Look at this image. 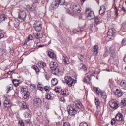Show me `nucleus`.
<instances>
[{
  "label": "nucleus",
  "mask_w": 126,
  "mask_h": 126,
  "mask_svg": "<svg viewBox=\"0 0 126 126\" xmlns=\"http://www.w3.org/2000/svg\"><path fill=\"white\" fill-rule=\"evenodd\" d=\"M2 38H4V33H0V40H1Z\"/></svg>",
  "instance_id": "53"
},
{
  "label": "nucleus",
  "mask_w": 126,
  "mask_h": 126,
  "mask_svg": "<svg viewBox=\"0 0 126 126\" xmlns=\"http://www.w3.org/2000/svg\"><path fill=\"white\" fill-rule=\"evenodd\" d=\"M124 61L126 63V55H125V57L124 58Z\"/></svg>",
  "instance_id": "64"
},
{
  "label": "nucleus",
  "mask_w": 126,
  "mask_h": 126,
  "mask_svg": "<svg viewBox=\"0 0 126 126\" xmlns=\"http://www.w3.org/2000/svg\"><path fill=\"white\" fill-rule=\"evenodd\" d=\"M26 16H27L26 12L25 11H21L18 14V18L22 21H25V19H26Z\"/></svg>",
  "instance_id": "6"
},
{
  "label": "nucleus",
  "mask_w": 126,
  "mask_h": 126,
  "mask_svg": "<svg viewBox=\"0 0 126 126\" xmlns=\"http://www.w3.org/2000/svg\"><path fill=\"white\" fill-rule=\"evenodd\" d=\"M6 19H7V18L5 16V15L2 14L0 15V20H1V21H4V20H5Z\"/></svg>",
  "instance_id": "35"
},
{
  "label": "nucleus",
  "mask_w": 126,
  "mask_h": 126,
  "mask_svg": "<svg viewBox=\"0 0 126 126\" xmlns=\"http://www.w3.org/2000/svg\"><path fill=\"white\" fill-rule=\"evenodd\" d=\"M116 123V120L115 118H113L111 121V125H114V124Z\"/></svg>",
  "instance_id": "52"
},
{
  "label": "nucleus",
  "mask_w": 126,
  "mask_h": 126,
  "mask_svg": "<svg viewBox=\"0 0 126 126\" xmlns=\"http://www.w3.org/2000/svg\"><path fill=\"white\" fill-rule=\"evenodd\" d=\"M54 91L57 93H60L62 91V88L60 86H58L55 88Z\"/></svg>",
  "instance_id": "32"
},
{
  "label": "nucleus",
  "mask_w": 126,
  "mask_h": 126,
  "mask_svg": "<svg viewBox=\"0 0 126 126\" xmlns=\"http://www.w3.org/2000/svg\"><path fill=\"white\" fill-rule=\"evenodd\" d=\"M115 119L118 122L124 123V120H123V115L121 114H117L115 116Z\"/></svg>",
  "instance_id": "15"
},
{
  "label": "nucleus",
  "mask_w": 126,
  "mask_h": 126,
  "mask_svg": "<svg viewBox=\"0 0 126 126\" xmlns=\"http://www.w3.org/2000/svg\"><path fill=\"white\" fill-rule=\"evenodd\" d=\"M44 46L45 45H44L40 44V45H38V48H42V47H44Z\"/></svg>",
  "instance_id": "63"
},
{
  "label": "nucleus",
  "mask_w": 126,
  "mask_h": 126,
  "mask_svg": "<svg viewBox=\"0 0 126 126\" xmlns=\"http://www.w3.org/2000/svg\"><path fill=\"white\" fill-rule=\"evenodd\" d=\"M33 103L36 107H41L42 106V100L40 98H35L33 100Z\"/></svg>",
  "instance_id": "12"
},
{
  "label": "nucleus",
  "mask_w": 126,
  "mask_h": 126,
  "mask_svg": "<svg viewBox=\"0 0 126 126\" xmlns=\"http://www.w3.org/2000/svg\"><path fill=\"white\" fill-rule=\"evenodd\" d=\"M22 108L23 109H24V110L25 109H27V104H26V102L23 101L22 102Z\"/></svg>",
  "instance_id": "39"
},
{
  "label": "nucleus",
  "mask_w": 126,
  "mask_h": 126,
  "mask_svg": "<svg viewBox=\"0 0 126 126\" xmlns=\"http://www.w3.org/2000/svg\"><path fill=\"white\" fill-rule=\"evenodd\" d=\"M86 15L89 20H91V19H94L95 18L94 12L89 9L86 10Z\"/></svg>",
  "instance_id": "2"
},
{
  "label": "nucleus",
  "mask_w": 126,
  "mask_h": 126,
  "mask_svg": "<svg viewBox=\"0 0 126 126\" xmlns=\"http://www.w3.org/2000/svg\"><path fill=\"white\" fill-rule=\"evenodd\" d=\"M77 112H78V109L74 107V105H71L69 106V115L70 116H74L77 114Z\"/></svg>",
  "instance_id": "3"
},
{
  "label": "nucleus",
  "mask_w": 126,
  "mask_h": 126,
  "mask_svg": "<svg viewBox=\"0 0 126 126\" xmlns=\"http://www.w3.org/2000/svg\"><path fill=\"white\" fill-rule=\"evenodd\" d=\"M4 98L5 100L4 101V106L6 108L9 107V105H10V96L8 95H4Z\"/></svg>",
  "instance_id": "8"
},
{
  "label": "nucleus",
  "mask_w": 126,
  "mask_h": 126,
  "mask_svg": "<svg viewBox=\"0 0 126 126\" xmlns=\"http://www.w3.org/2000/svg\"><path fill=\"white\" fill-rule=\"evenodd\" d=\"M19 80H17V79H14L13 80V83L14 84V85H15L16 86V87H17V86H19Z\"/></svg>",
  "instance_id": "29"
},
{
  "label": "nucleus",
  "mask_w": 126,
  "mask_h": 126,
  "mask_svg": "<svg viewBox=\"0 0 126 126\" xmlns=\"http://www.w3.org/2000/svg\"><path fill=\"white\" fill-rule=\"evenodd\" d=\"M80 126H88V125L86 122H82L80 124Z\"/></svg>",
  "instance_id": "47"
},
{
  "label": "nucleus",
  "mask_w": 126,
  "mask_h": 126,
  "mask_svg": "<svg viewBox=\"0 0 126 126\" xmlns=\"http://www.w3.org/2000/svg\"><path fill=\"white\" fill-rule=\"evenodd\" d=\"M122 28L124 29V31H126V23H123Z\"/></svg>",
  "instance_id": "46"
},
{
  "label": "nucleus",
  "mask_w": 126,
  "mask_h": 126,
  "mask_svg": "<svg viewBox=\"0 0 126 126\" xmlns=\"http://www.w3.org/2000/svg\"><path fill=\"white\" fill-rule=\"evenodd\" d=\"M109 106L112 109H115V110L118 109L119 108V104H118V102L115 100L112 99L109 102Z\"/></svg>",
  "instance_id": "5"
},
{
  "label": "nucleus",
  "mask_w": 126,
  "mask_h": 126,
  "mask_svg": "<svg viewBox=\"0 0 126 126\" xmlns=\"http://www.w3.org/2000/svg\"><path fill=\"white\" fill-rule=\"evenodd\" d=\"M125 42H126V39H123L122 41V45H124L125 44Z\"/></svg>",
  "instance_id": "60"
},
{
  "label": "nucleus",
  "mask_w": 126,
  "mask_h": 126,
  "mask_svg": "<svg viewBox=\"0 0 126 126\" xmlns=\"http://www.w3.org/2000/svg\"><path fill=\"white\" fill-rule=\"evenodd\" d=\"M33 69L35 70L36 73H38V72H39V71H40V70L39 69V68L38 67V66H33L32 67Z\"/></svg>",
  "instance_id": "41"
},
{
  "label": "nucleus",
  "mask_w": 126,
  "mask_h": 126,
  "mask_svg": "<svg viewBox=\"0 0 126 126\" xmlns=\"http://www.w3.org/2000/svg\"><path fill=\"white\" fill-rule=\"evenodd\" d=\"M39 1H40V0H35L33 5H35V6L37 7V6L38 5V4H39Z\"/></svg>",
  "instance_id": "44"
},
{
  "label": "nucleus",
  "mask_w": 126,
  "mask_h": 126,
  "mask_svg": "<svg viewBox=\"0 0 126 126\" xmlns=\"http://www.w3.org/2000/svg\"><path fill=\"white\" fill-rule=\"evenodd\" d=\"M98 51H99V47L98 46V45H94V55H98Z\"/></svg>",
  "instance_id": "25"
},
{
  "label": "nucleus",
  "mask_w": 126,
  "mask_h": 126,
  "mask_svg": "<svg viewBox=\"0 0 126 126\" xmlns=\"http://www.w3.org/2000/svg\"><path fill=\"white\" fill-rule=\"evenodd\" d=\"M31 88L32 90H35L36 89V85L35 84H31Z\"/></svg>",
  "instance_id": "45"
},
{
  "label": "nucleus",
  "mask_w": 126,
  "mask_h": 126,
  "mask_svg": "<svg viewBox=\"0 0 126 126\" xmlns=\"http://www.w3.org/2000/svg\"><path fill=\"white\" fill-rule=\"evenodd\" d=\"M19 124L20 125V126H24V122H23V121L22 120H20L19 121Z\"/></svg>",
  "instance_id": "55"
},
{
  "label": "nucleus",
  "mask_w": 126,
  "mask_h": 126,
  "mask_svg": "<svg viewBox=\"0 0 126 126\" xmlns=\"http://www.w3.org/2000/svg\"><path fill=\"white\" fill-rule=\"evenodd\" d=\"M61 102H65V99H64V97H62L60 99Z\"/></svg>",
  "instance_id": "59"
},
{
  "label": "nucleus",
  "mask_w": 126,
  "mask_h": 126,
  "mask_svg": "<svg viewBox=\"0 0 126 126\" xmlns=\"http://www.w3.org/2000/svg\"><path fill=\"white\" fill-rule=\"evenodd\" d=\"M107 38L110 40H114L115 38V32H114V29H110L107 32Z\"/></svg>",
  "instance_id": "7"
},
{
  "label": "nucleus",
  "mask_w": 126,
  "mask_h": 126,
  "mask_svg": "<svg viewBox=\"0 0 126 126\" xmlns=\"http://www.w3.org/2000/svg\"><path fill=\"white\" fill-rule=\"evenodd\" d=\"M93 89L94 91H95V92H96L98 95H102L103 94V92L101 91V90L99 89V88L94 87Z\"/></svg>",
  "instance_id": "18"
},
{
  "label": "nucleus",
  "mask_w": 126,
  "mask_h": 126,
  "mask_svg": "<svg viewBox=\"0 0 126 126\" xmlns=\"http://www.w3.org/2000/svg\"><path fill=\"white\" fill-rule=\"evenodd\" d=\"M63 63H64L66 64H69L70 63V61L69 60V59H68V57L67 56H63Z\"/></svg>",
  "instance_id": "17"
},
{
  "label": "nucleus",
  "mask_w": 126,
  "mask_h": 126,
  "mask_svg": "<svg viewBox=\"0 0 126 126\" xmlns=\"http://www.w3.org/2000/svg\"><path fill=\"white\" fill-rule=\"evenodd\" d=\"M75 107H76L78 110H81L82 111H84V107L81 103V102L76 100L75 101Z\"/></svg>",
  "instance_id": "9"
},
{
  "label": "nucleus",
  "mask_w": 126,
  "mask_h": 126,
  "mask_svg": "<svg viewBox=\"0 0 126 126\" xmlns=\"http://www.w3.org/2000/svg\"><path fill=\"white\" fill-rule=\"evenodd\" d=\"M49 88H50V87H49L48 86H45L44 87V90H45V91H46V92H48V91H49Z\"/></svg>",
  "instance_id": "57"
},
{
  "label": "nucleus",
  "mask_w": 126,
  "mask_h": 126,
  "mask_svg": "<svg viewBox=\"0 0 126 126\" xmlns=\"http://www.w3.org/2000/svg\"><path fill=\"white\" fill-rule=\"evenodd\" d=\"M24 115L26 119H31V113H30V112H25Z\"/></svg>",
  "instance_id": "30"
},
{
  "label": "nucleus",
  "mask_w": 126,
  "mask_h": 126,
  "mask_svg": "<svg viewBox=\"0 0 126 126\" xmlns=\"http://www.w3.org/2000/svg\"><path fill=\"white\" fill-rule=\"evenodd\" d=\"M26 123H27V124H28V123H29V122H30V118H28V119H27L25 120Z\"/></svg>",
  "instance_id": "62"
},
{
  "label": "nucleus",
  "mask_w": 126,
  "mask_h": 126,
  "mask_svg": "<svg viewBox=\"0 0 126 126\" xmlns=\"http://www.w3.org/2000/svg\"><path fill=\"white\" fill-rule=\"evenodd\" d=\"M114 12L116 16H118V15H119V14L118 13V9L117 8L116 6H115L114 8Z\"/></svg>",
  "instance_id": "43"
},
{
  "label": "nucleus",
  "mask_w": 126,
  "mask_h": 126,
  "mask_svg": "<svg viewBox=\"0 0 126 126\" xmlns=\"http://www.w3.org/2000/svg\"><path fill=\"white\" fill-rule=\"evenodd\" d=\"M94 26L96 27V26H98L99 24H100V23L103 22V20L100 18L95 17L94 19Z\"/></svg>",
  "instance_id": "13"
},
{
  "label": "nucleus",
  "mask_w": 126,
  "mask_h": 126,
  "mask_svg": "<svg viewBox=\"0 0 126 126\" xmlns=\"http://www.w3.org/2000/svg\"><path fill=\"white\" fill-rule=\"evenodd\" d=\"M65 2V0H57V1L53 2L52 5L53 6L58 7V6H59V4H60V5H63Z\"/></svg>",
  "instance_id": "11"
},
{
  "label": "nucleus",
  "mask_w": 126,
  "mask_h": 126,
  "mask_svg": "<svg viewBox=\"0 0 126 126\" xmlns=\"http://www.w3.org/2000/svg\"><path fill=\"white\" fill-rule=\"evenodd\" d=\"M45 98L48 100H50V99H51V94H47Z\"/></svg>",
  "instance_id": "49"
},
{
  "label": "nucleus",
  "mask_w": 126,
  "mask_h": 126,
  "mask_svg": "<svg viewBox=\"0 0 126 126\" xmlns=\"http://www.w3.org/2000/svg\"><path fill=\"white\" fill-rule=\"evenodd\" d=\"M48 55L50 58L53 59V60H56V59H57V56H56V54H54V52L49 51L48 52Z\"/></svg>",
  "instance_id": "22"
},
{
  "label": "nucleus",
  "mask_w": 126,
  "mask_h": 126,
  "mask_svg": "<svg viewBox=\"0 0 126 126\" xmlns=\"http://www.w3.org/2000/svg\"><path fill=\"white\" fill-rule=\"evenodd\" d=\"M34 27L36 31L40 32L42 30V22L40 21H35L34 23Z\"/></svg>",
  "instance_id": "4"
},
{
  "label": "nucleus",
  "mask_w": 126,
  "mask_h": 126,
  "mask_svg": "<svg viewBox=\"0 0 126 126\" xmlns=\"http://www.w3.org/2000/svg\"><path fill=\"white\" fill-rule=\"evenodd\" d=\"M24 93L25 94V95H24V99H27V98L29 97V94H30V93L28 91H27Z\"/></svg>",
  "instance_id": "38"
},
{
  "label": "nucleus",
  "mask_w": 126,
  "mask_h": 126,
  "mask_svg": "<svg viewBox=\"0 0 126 126\" xmlns=\"http://www.w3.org/2000/svg\"><path fill=\"white\" fill-rule=\"evenodd\" d=\"M126 105V99L125 98L124 99L122 100L121 102V107H125Z\"/></svg>",
  "instance_id": "37"
},
{
  "label": "nucleus",
  "mask_w": 126,
  "mask_h": 126,
  "mask_svg": "<svg viewBox=\"0 0 126 126\" xmlns=\"http://www.w3.org/2000/svg\"><path fill=\"white\" fill-rule=\"evenodd\" d=\"M12 72H13V71H9V72H8L7 73V74H8V75H10V74H11V73H12Z\"/></svg>",
  "instance_id": "61"
},
{
  "label": "nucleus",
  "mask_w": 126,
  "mask_h": 126,
  "mask_svg": "<svg viewBox=\"0 0 126 126\" xmlns=\"http://www.w3.org/2000/svg\"><path fill=\"white\" fill-rule=\"evenodd\" d=\"M63 126H70V124L68 122H64L63 123Z\"/></svg>",
  "instance_id": "54"
},
{
  "label": "nucleus",
  "mask_w": 126,
  "mask_h": 126,
  "mask_svg": "<svg viewBox=\"0 0 126 126\" xmlns=\"http://www.w3.org/2000/svg\"><path fill=\"white\" fill-rule=\"evenodd\" d=\"M28 8L29 9V10H30L31 11H32V10H34V9H35V8H36V6H33V5H28L27 6Z\"/></svg>",
  "instance_id": "34"
},
{
  "label": "nucleus",
  "mask_w": 126,
  "mask_h": 126,
  "mask_svg": "<svg viewBox=\"0 0 126 126\" xmlns=\"http://www.w3.org/2000/svg\"><path fill=\"white\" fill-rule=\"evenodd\" d=\"M102 98H103V99H107V95L104 94L103 93V94H102Z\"/></svg>",
  "instance_id": "58"
},
{
  "label": "nucleus",
  "mask_w": 126,
  "mask_h": 126,
  "mask_svg": "<svg viewBox=\"0 0 126 126\" xmlns=\"http://www.w3.org/2000/svg\"><path fill=\"white\" fill-rule=\"evenodd\" d=\"M27 89L25 88H23L22 89H21V92H23V93H25V92H27Z\"/></svg>",
  "instance_id": "51"
},
{
  "label": "nucleus",
  "mask_w": 126,
  "mask_h": 126,
  "mask_svg": "<svg viewBox=\"0 0 126 126\" xmlns=\"http://www.w3.org/2000/svg\"><path fill=\"white\" fill-rule=\"evenodd\" d=\"M1 53L2 55H6V53H7V51L5 49H2Z\"/></svg>",
  "instance_id": "50"
},
{
  "label": "nucleus",
  "mask_w": 126,
  "mask_h": 126,
  "mask_svg": "<svg viewBox=\"0 0 126 126\" xmlns=\"http://www.w3.org/2000/svg\"><path fill=\"white\" fill-rule=\"evenodd\" d=\"M14 24L15 28H18V26H19V24L18 23L15 22Z\"/></svg>",
  "instance_id": "56"
},
{
  "label": "nucleus",
  "mask_w": 126,
  "mask_h": 126,
  "mask_svg": "<svg viewBox=\"0 0 126 126\" xmlns=\"http://www.w3.org/2000/svg\"><path fill=\"white\" fill-rule=\"evenodd\" d=\"M106 12V7L105 6H101L99 10V14H103Z\"/></svg>",
  "instance_id": "24"
},
{
  "label": "nucleus",
  "mask_w": 126,
  "mask_h": 126,
  "mask_svg": "<svg viewBox=\"0 0 126 126\" xmlns=\"http://www.w3.org/2000/svg\"><path fill=\"white\" fill-rule=\"evenodd\" d=\"M117 97H122L123 96V92L122 91H120L119 92H116L115 93Z\"/></svg>",
  "instance_id": "33"
},
{
  "label": "nucleus",
  "mask_w": 126,
  "mask_h": 126,
  "mask_svg": "<svg viewBox=\"0 0 126 126\" xmlns=\"http://www.w3.org/2000/svg\"><path fill=\"white\" fill-rule=\"evenodd\" d=\"M29 40H33V35H29L27 39H26V41H25L26 44H27V43H28V42H29Z\"/></svg>",
  "instance_id": "36"
},
{
  "label": "nucleus",
  "mask_w": 126,
  "mask_h": 126,
  "mask_svg": "<svg viewBox=\"0 0 126 126\" xmlns=\"http://www.w3.org/2000/svg\"><path fill=\"white\" fill-rule=\"evenodd\" d=\"M65 82L67 84L69 87H72V85L75 83H76V80H74L70 76H66L64 78Z\"/></svg>",
  "instance_id": "1"
},
{
  "label": "nucleus",
  "mask_w": 126,
  "mask_h": 126,
  "mask_svg": "<svg viewBox=\"0 0 126 126\" xmlns=\"http://www.w3.org/2000/svg\"><path fill=\"white\" fill-rule=\"evenodd\" d=\"M95 104L96 106L97 109H100V100H99V98H95Z\"/></svg>",
  "instance_id": "27"
},
{
  "label": "nucleus",
  "mask_w": 126,
  "mask_h": 126,
  "mask_svg": "<svg viewBox=\"0 0 126 126\" xmlns=\"http://www.w3.org/2000/svg\"><path fill=\"white\" fill-rule=\"evenodd\" d=\"M33 36L36 39H41V38H43V34H42L41 33L34 32Z\"/></svg>",
  "instance_id": "19"
},
{
  "label": "nucleus",
  "mask_w": 126,
  "mask_h": 126,
  "mask_svg": "<svg viewBox=\"0 0 126 126\" xmlns=\"http://www.w3.org/2000/svg\"><path fill=\"white\" fill-rule=\"evenodd\" d=\"M39 85H40V84H39L38 86H37V88L38 90H40V91H43V90H44V88H43V87L42 86H39Z\"/></svg>",
  "instance_id": "48"
},
{
  "label": "nucleus",
  "mask_w": 126,
  "mask_h": 126,
  "mask_svg": "<svg viewBox=\"0 0 126 126\" xmlns=\"http://www.w3.org/2000/svg\"><path fill=\"white\" fill-rule=\"evenodd\" d=\"M12 89H13V86L12 85L8 86L7 89V93H9V91L12 90Z\"/></svg>",
  "instance_id": "40"
},
{
  "label": "nucleus",
  "mask_w": 126,
  "mask_h": 126,
  "mask_svg": "<svg viewBox=\"0 0 126 126\" xmlns=\"http://www.w3.org/2000/svg\"><path fill=\"white\" fill-rule=\"evenodd\" d=\"M38 65L41 68H43V69L44 68H46V63L44 62H38Z\"/></svg>",
  "instance_id": "21"
},
{
  "label": "nucleus",
  "mask_w": 126,
  "mask_h": 126,
  "mask_svg": "<svg viewBox=\"0 0 126 126\" xmlns=\"http://www.w3.org/2000/svg\"><path fill=\"white\" fill-rule=\"evenodd\" d=\"M91 79H90V75H88V74H86V76L83 79V82L85 83H88V81H90Z\"/></svg>",
  "instance_id": "20"
},
{
  "label": "nucleus",
  "mask_w": 126,
  "mask_h": 126,
  "mask_svg": "<svg viewBox=\"0 0 126 126\" xmlns=\"http://www.w3.org/2000/svg\"><path fill=\"white\" fill-rule=\"evenodd\" d=\"M80 5L78 4H76L73 5V9L70 11V13L75 12V13H80Z\"/></svg>",
  "instance_id": "10"
},
{
  "label": "nucleus",
  "mask_w": 126,
  "mask_h": 126,
  "mask_svg": "<svg viewBox=\"0 0 126 126\" xmlns=\"http://www.w3.org/2000/svg\"><path fill=\"white\" fill-rule=\"evenodd\" d=\"M107 51L108 53H110V54H114V53L115 52V48L113 47H108L107 48Z\"/></svg>",
  "instance_id": "26"
},
{
  "label": "nucleus",
  "mask_w": 126,
  "mask_h": 126,
  "mask_svg": "<svg viewBox=\"0 0 126 126\" xmlns=\"http://www.w3.org/2000/svg\"><path fill=\"white\" fill-rule=\"evenodd\" d=\"M120 86L123 88H126V81L122 80L120 83Z\"/></svg>",
  "instance_id": "28"
},
{
  "label": "nucleus",
  "mask_w": 126,
  "mask_h": 126,
  "mask_svg": "<svg viewBox=\"0 0 126 126\" xmlns=\"http://www.w3.org/2000/svg\"><path fill=\"white\" fill-rule=\"evenodd\" d=\"M78 67L80 69H83L84 71H86L87 70V68L86 67V66L85 65L81 63L78 65Z\"/></svg>",
  "instance_id": "23"
},
{
  "label": "nucleus",
  "mask_w": 126,
  "mask_h": 126,
  "mask_svg": "<svg viewBox=\"0 0 126 126\" xmlns=\"http://www.w3.org/2000/svg\"><path fill=\"white\" fill-rule=\"evenodd\" d=\"M78 58L81 62L84 60V57H83V55H79Z\"/></svg>",
  "instance_id": "42"
},
{
  "label": "nucleus",
  "mask_w": 126,
  "mask_h": 126,
  "mask_svg": "<svg viewBox=\"0 0 126 126\" xmlns=\"http://www.w3.org/2000/svg\"><path fill=\"white\" fill-rule=\"evenodd\" d=\"M62 95H63L64 97H66L69 95V92L67 89H63L61 90Z\"/></svg>",
  "instance_id": "16"
},
{
  "label": "nucleus",
  "mask_w": 126,
  "mask_h": 126,
  "mask_svg": "<svg viewBox=\"0 0 126 126\" xmlns=\"http://www.w3.org/2000/svg\"><path fill=\"white\" fill-rule=\"evenodd\" d=\"M58 80L56 78L52 79L51 80V84L52 85H57L58 84Z\"/></svg>",
  "instance_id": "31"
},
{
  "label": "nucleus",
  "mask_w": 126,
  "mask_h": 126,
  "mask_svg": "<svg viewBox=\"0 0 126 126\" xmlns=\"http://www.w3.org/2000/svg\"><path fill=\"white\" fill-rule=\"evenodd\" d=\"M50 67L52 70H56L58 67V64L56 62H51L50 63Z\"/></svg>",
  "instance_id": "14"
}]
</instances>
